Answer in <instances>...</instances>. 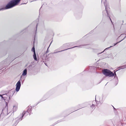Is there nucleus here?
Masks as SVG:
<instances>
[{
    "instance_id": "3",
    "label": "nucleus",
    "mask_w": 126,
    "mask_h": 126,
    "mask_svg": "<svg viewBox=\"0 0 126 126\" xmlns=\"http://www.w3.org/2000/svg\"><path fill=\"white\" fill-rule=\"evenodd\" d=\"M103 74L107 76L112 77L114 76V74L113 73L107 69H104L102 71Z\"/></svg>"
},
{
    "instance_id": "10",
    "label": "nucleus",
    "mask_w": 126,
    "mask_h": 126,
    "mask_svg": "<svg viewBox=\"0 0 126 126\" xmlns=\"http://www.w3.org/2000/svg\"><path fill=\"white\" fill-rule=\"evenodd\" d=\"M27 70L26 69H25L23 71V73L22 74V75L25 76L27 74Z\"/></svg>"
},
{
    "instance_id": "7",
    "label": "nucleus",
    "mask_w": 126,
    "mask_h": 126,
    "mask_svg": "<svg viewBox=\"0 0 126 126\" xmlns=\"http://www.w3.org/2000/svg\"><path fill=\"white\" fill-rule=\"evenodd\" d=\"M18 106L17 105H16L14 106L13 108V111H16L17 109Z\"/></svg>"
},
{
    "instance_id": "17",
    "label": "nucleus",
    "mask_w": 126,
    "mask_h": 126,
    "mask_svg": "<svg viewBox=\"0 0 126 126\" xmlns=\"http://www.w3.org/2000/svg\"><path fill=\"white\" fill-rule=\"evenodd\" d=\"M113 74H114V76H115V78L116 77V76L115 72H114V73H113Z\"/></svg>"
},
{
    "instance_id": "2",
    "label": "nucleus",
    "mask_w": 126,
    "mask_h": 126,
    "mask_svg": "<svg viewBox=\"0 0 126 126\" xmlns=\"http://www.w3.org/2000/svg\"><path fill=\"white\" fill-rule=\"evenodd\" d=\"M102 2H103L106 9L105 11H104L103 12V16H107L108 17H109L111 22H112L111 20L110 17L109 15L108 11L109 8L108 7L107 5V4L106 0H102Z\"/></svg>"
},
{
    "instance_id": "13",
    "label": "nucleus",
    "mask_w": 126,
    "mask_h": 126,
    "mask_svg": "<svg viewBox=\"0 0 126 126\" xmlns=\"http://www.w3.org/2000/svg\"><path fill=\"white\" fill-rule=\"evenodd\" d=\"M37 22L36 24V25H35V30H35V29L36 31V30H37Z\"/></svg>"
},
{
    "instance_id": "16",
    "label": "nucleus",
    "mask_w": 126,
    "mask_h": 126,
    "mask_svg": "<svg viewBox=\"0 0 126 126\" xmlns=\"http://www.w3.org/2000/svg\"><path fill=\"white\" fill-rule=\"evenodd\" d=\"M123 40H121V41H120V42H118L115 44L114 45V46H115L118 43H119V42H120L121 41H122Z\"/></svg>"
},
{
    "instance_id": "1",
    "label": "nucleus",
    "mask_w": 126,
    "mask_h": 126,
    "mask_svg": "<svg viewBox=\"0 0 126 126\" xmlns=\"http://www.w3.org/2000/svg\"><path fill=\"white\" fill-rule=\"evenodd\" d=\"M20 0H13L11 1L4 8L0 9V11L10 8L18 4Z\"/></svg>"
},
{
    "instance_id": "12",
    "label": "nucleus",
    "mask_w": 126,
    "mask_h": 126,
    "mask_svg": "<svg viewBox=\"0 0 126 126\" xmlns=\"http://www.w3.org/2000/svg\"><path fill=\"white\" fill-rule=\"evenodd\" d=\"M125 68H126V65L122 66L121 67V69H124Z\"/></svg>"
},
{
    "instance_id": "9",
    "label": "nucleus",
    "mask_w": 126,
    "mask_h": 126,
    "mask_svg": "<svg viewBox=\"0 0 126 126\" xmlns=\"http://www.w3.org/2000/svg\"><path fill=\"white\" fill-rule=\"evenodd\" d=\"M31 109H32V107L31 106H29L28 107V109L27 111V112H28L29 113H31Z\"/></svg>"
},
{
    "instance_id": "20",
    "label": "nucleus",
    "mask_w": 126,
    "mask_h": 126,
    "mask_svg": "<svg viewBox=\"0 0 126 126\" xmlns=\"http://www.w3.org/2000/svg\"><path fill=\"white\" fill-rule=\"evenodd\" d=\"M114 109H115V108L113 107Z\"/></svg>"
},
{
    "instance_id": "19",
    "label": "nucleus",
    "mask_w": 126,
    "mask_h": 126,
    "mask_svg": "<svg viewBox=\"0 0 126 126\" xmlns=\"http://www.w3.org/2000/svg\"><path fill=\"white\" fill-rule=\"evenodd\" d=\"M114 109H115V108L113 107Z\"/></svg>"
},
{
    "instance_id": "5",
    "label": "nucleus",
    "mask_w": 126,
    "mask_h": 126,
    "mask_svg": "<svg viewBox=\"0 0 126 126\" xmlns=\"http://www.w3.org/2000/svg\"><path fill=\"white\" fill-rule=\"evenodd\" d=\"M32 51H33L34 53L33 56L34 59L35 61H37L38 59L36 57L34 46L32 48Z\"/></svg>"
},
{
    "instance_id": "15",
    "label": "nucleus",
    "mask_w": 126,
    "mask_h": 126,
    "mask_svg": "<svg viewBox=\"0 0 126 126\" xmlns=\"http://www.w3.org/2000/svg\"><path fill=\"white\" fill-rule=\"evenodd\" d=\"M26 112L25 111H24L22 113V117H23V116L26 113Z\"/></svg>"
},
{
    "instance_id": "18",
    "label": "nucleus",
    "mask_w": 126,
    "mask_h": 126,
    "mask_svg": "<svg viewBox=\"0 0 126 126\" xmlns=\"http://www.w3.org/2000/svg\"><path fill=\"white\" fill-rule=\"evenodd\" d=\"M0 96H1L3 98V97L2 95L0 94Z\"/></svg>"
},
{
    "instance_id": "14",
    "label": "nucleus",
    "mask_w": 126,
    "mask_h": 126,
    "mask_svg": "<svg viewBox=\"0 0 126 126\" xmlns=\"http://www.w3.org/2000/svg\"><path fill=\"white\" fill-rule=\"evenodd\" d=\"M95 105L94 104H92V106H91V107L92 108V109H94Z\"/></svg>"
},
{
    "instance_id": "8",
    "label": "nucleus",
    "mask_w": 126,
    "mask_h": 126,
    "mask_svg": "<svg viewBox=\"0 0 126 126\" xmlns=\"http://www.w3.org/2000/svg\"><path fill=\"white\" fill-rule=\"evenodd\" d=\"M82 47V46H77L75 47H73V48H74V47ZM72 48H73V47H72V48H68V49H64V50H61V51H58V52H54L53 53H57V52H61V51H63L65 50H67V49H69Z\"/></svg>"
},
{
    "instance_id": "4",
    "label": "nucleus",
    "mask_w": 126,
    "mask_h": 126,
    "mask_svg": "<svg viewBox=\"0 0 126 126\" xmlns=\"http://www.w3.org/2000/svg\"><path fill=\"white\" fill-rule=\"evenodd\" d=\"M21 85V81L20 80H19L16 84V92H18L19 90Z\"/></svg>"
},
{
    "instance_id": "11",
    "label": "nucleus",
    "mask_w": 126,
    "mask_h": 126,
    "mask_svg": "<svg viewBox=\"0 0 126 126\" xmlns=\"http://www.w3.org/2000/svg\"><path fill=\"white\" fill-rule=\"evenodd\" d=\"M112 47V46H110V47H108V48H105V49L102 52H101V53H102L103 52H104L105 50H107V49H108L109 48H110V47Z\"/></svg>"
},
{
    "instance_id": "6",
    "label": "nucleus",
    "mask_w": 126,
    "mask_h": 126,
    "mask_svg": "<svg viewBox=\"0 0 126 126\" xmlns=\"http://www.w3.org/2000/svg\"><path fill=\"white\" fill-rule=\"evenodd\" d=\"M8 109L6 107H5L4 109H3L2 110V112L5 115L8 114Z\"/></svg>"
}]
</instances>
